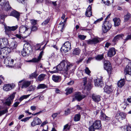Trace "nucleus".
I'll use <instances>...</instances> for the list:
<instances>
[{
  "label": "nucleus",
  "instance_id": "nucleus-1",
  "mask_svg": "<svg viewBox=\"0 0 131 131\" xmlns=\"http://www.w3.org/2000/svg\"><path fill=\"white\" fill-rule=\"evenodd\" d=\"M76 68V66L72 63L64 60L57 66L56 69L58 70L64 71L65 76L68 77L70 73H73Z\"/></svg>",
  "mask_w": 131,
  "mask_h": 131
},
{
  "label": "nucleus",
  "instance_id": "nucleus-2",
  "mask_svg": "<svg viewBox=\"0 0 131 131\" xmlns=\"http://www.w3.org/2000/svg\"><path fill=\"white\" fill-rule=\"evenodd\" d=\"M19 32L22 35L24 36L25 37H26L30 34V30L29 27L26 25L21 26L19 29Z\"/></svg>",
  "mask_w": 131,
  "mask_h": 131
},
{
  "label": "nucleus",
  "instance_id": "nucleus-3",
  "mask_svg": "<svg viewBox=\"0 0 131 131\" xmlns=\"http://www.w3.org/2000/svg\"><path fill=\"white\" fill-rule=\"evenodd\" d=\"M111 14H110L106 18L105 20L109 17ZM112 26V25L108 21L105 20L103 24L102 27V29L103 32L106 33L111 28Z\"/></svg>",
  "mask_w": 131,
  "mask_h": 131
},
{
  "label": "nucleus",
  "instance_id": "nucleus-4",
  "mask_svg": "<svg viewBox=\"0 0 131 131\" xmlns=\"http://www.w3.org/2000/svg\"><path fill=\"white\" fill-rule=\"evenodd\" d=\"M71 43L69 41H67L62 46L61 48V51L66 53L71 50Z\"/></svg>",
  "mask_w": 131,
  "mask_h": 131
},
{
  "label": "nucleus",
  "instance_id": "nucleus-5",
  "mask_svg": "<svg viewBox=\"0 0 131 131\" xmlns=\"http://www.w3.org/2000/svg\"><path fill=\"white\" fill-rule=\"evenodd\" d=\"M6 0H0V5L2 6L3 9L8 11L10 9L11 7L10 6L8 2H6L5 4Z\"/></svg>",
  "mask_w": 131,
  "mask_h": 131
},
{
  "label": "nucleus",
  "instance_id": "nucleus-6",
  "mask_svg": "<svg viewBox=\"0 0 131 131\" xmlns=\"http://www.w3.org/2000/svg\"><path fill=\"white\" fill-rule=\"evenodd\" d=\"M16 93H14L9 96L4 102V104L8 106H10L13 101V100L15 97Z\"/></svg>",
  "mask_w": 131,
  "mask_h": 131
},
{
  "label": "nucleus",
  "instance_id": "nucleus-7",
  "mask_svg": "<svg viewBox=\"0 0 131 131\" xmlns=\"http://www.w3.org/2000/svg\"><path fill=\"white\" fill-rule=\"evenodd\" d=\"M16 93H14L9 96L4 102V104L8 106H10L13 101V100L15 97Z\"/></svg>",
  "mask_w": 131,
  "mask_h": 131
},
{
  "label": "nucleus",
  "instance_id": "nucleus-8",
  "mask_svg": "<svg viewBox=\"0 0 131 131\" xmlns=\"http://www.w3.org/2000/svg\"><path fill=\"white\" fill-rule=\"evenodd\" d=\"M14 62V60L11 59L9 57H7L4 60V63L7 67H12Z\"/></svg>",
  "mask_w": 131,
  "mask_h": 131
},
{
  "label": "nucleus",
  "instance_id": "nucleus-9",
  "mask_svg": "<svg viewBox=\"0 0 131 131\" xmlns=\"http://www.w3.org/2000/svg\"><path fill=\"white\" fill-rule=\"evenodd\" d=\"M18 27L17 25L12 27L5 26L4 29L6 34L9 35L11 33V31H14L16 30Z\"/></svg>",
  "mask_w": 131,
  "mask_h": 131
},
{
  "label": "nucleus",
  "instance_id": "nucleus-10",
  "mask_svg": "<svg viewBox=\"0 0 131 131\" xmlns=\"http://www.w3.org/2000/svg\"><path fill=\"white\" fill-rule=\"evenodd\" d=\"M104 67L108 72L110 73L111 72L112 69L111 65L109 61L107 60L104 61Z\"/></svg>",
  "mask_w": 131,
  "mask_h": 131
},
{
  "label": "nucleus",
  "instance_id": "nucleus-11",
  "mask_svg": "<svg viewBox=\"0 0 131 131\" xmlns=\"http://www.w3.org/2000/svg\"><path fill=\"white\" fill-rule=\"evenodd\" d=\"M41 122L40 119L36 117L34 118L33 121L31 123V125L32 127H33L36 125H39Z\"/></svg>",
  "mask_w": 131,
  "mask_h": 131
},
{
  "label": "nucleus",
  "instance_id": "nucleus-12",
  "mask_svg": "<svg viewBox=\"0 0 131 131\" xmlns=\"http://www.w3.org/2000/svg\"><path fill=\"white\" fill-rule=\"evenodd\" d=\"M125 73L131 76V62H129L128 65L126 67L125 69Z\"/></svg>",
  "mask_w": 131,
  "mask_h": 131
},
{
  "label": "nucleus",
  "instance_id": "nucleus-13",
  "mask_svg": "<svg viewBox=\"0 0 131 131\" xmlns=\"http://www.w3.org/2000/svg\"><path fill=\"white\" fill-rule=\"evenodd\" d=\"M23 82V85L21 87V88H26L30 84V82L28 81H24L23 80L19 81L18 83V85L19 86L21 85L20 83Z\"/></svg>",
  "mask_w": 131,
  "mask_h": 131
},
{
  "label": "nucleus",
  "instance_id": "nucleus-14",
  "mask_svg": "<svg viewBox=\"0 0 131 131\" xmlns=\"http://www.w3.org/2000/svg\"><path fill=\"white\" fill-rule=\"evenodd\" d=\"M125 114L123 113H118L116 114L115 117L116 119L123 120L125 117Z\"/></svg>",
  "mask_w": 131,
  "mask_h": 131
},
{
  "label": "nucleus",
  "instance_id": "nucleus-15",
  "mask_svg": "<svg viewBox=\"0 0 131 131\" xmlns=\"http://www.w3.org/2000/svg\"><path fill=\"white\" fill-rule=\"evenodd\" d=\"M116 51L114 48H112L108 50L107 52V56L109 57H112L114 56L116 53Z\"/></svg>",
  "mask_w": 131,
  "mask_h": 131
},
{
  "label": "nucleus",
  "instance_id": "nucleus-16",
  "mask_svg": "<svg viewBox=\"0 0 131 131\" xmlns=\"http://www.w3.org/2000/svg\"><path fill=\"white\" fill-rule=\"evenodd\" d=\"M23 50L26 51V53L29 54L31 50V46L30 44L28 43H25L24 45Z\"/></svg>",
  "mask_w": 131,
  "mask_h": 131
},
{
  "label": "nucleus",
  "instance_id": "nucleus-17",
  "mask_svg": "<svg viewBox=\"0 0 131 131\" xmlns=\"http://www.w3.org/2000/svg\"><path fill=\"white\" fill-rule=\"evenodd\" d=\"M93 126L96 129H100L101 128L102 125L100 121L96 120L93 123Z\"/></svg>",
  "mask_w": 131,
  "mask_h": 131
},
{
  "label": "nucleus",
  "instance_id": "nucleus-18",
  "mask_svg": "<svg viewBox=\"0 0 131 131\" xmlns=\"http://www.w3.org/2000/svg\"><path fill=\"white\" fill-rule=\"evenodd\" d=\"M113 90V88L112 86L106 85L104 88V92L108 94H109L112 92Z\"/></svg>",
  "mask_w": 131,
  "mask_h": 131
},
{
  "label": "nucleus",
  "instance_id": "nucleus-19",
  "mask_svg": "<svg viewBox=\"0 0 131 131\" xmlns=\"http://www.w3.org/2000/svg\"><path fill=\"white\" fill-rule=\"evenodd\" d=\"M92 97L93 101L98 102L101 100V97L99 95L93 94L92 95Z\"/></svg>",
  "mask_w": 131,
  "mask_h": 131
},
{
  "label": "nucleus",
  "instance_id": "nucleus-20",
  "mask_svg": "<svg viewBox=\"0 0 131 131\" xmlns=\"http://www.w3.org/2000/svg\"><path fill=\"white\" fill-rule=\"evenodd\" d=\"M100 118L102 120L106 121H107L110 119V118L106 116L104 113V112L102 110L101 112Z\"/></svg>",
  "mask_w": 131,
  "mask_h": 131
},
{
  "label": "nucleus",
  "instance_id": "nucleus-21",
  "mask_svg": "<svg viewBox=\"0 0 131 131\" xmlns=\"http://www.w3.org/2000/svg\"><path fill=\"white\" fill-rule=\"evenodd\" d=\"M85 97V96L83 95H82L80 92H78L76 93L75 95V97L78 101H80Z\"/></svg>",
  "mask_w": 131,
  "mask_h": 131
},
{
  "label": "nucleus",
  "instance_id": "nucleus-22",
  "mask_svg": "<svg viewBox=\"0 0 131 131\" xmlns=\"http://www.w3.org/2000/svg\"><path fill=\"white\" fill-rule=\"evenodd\" d=\"M10 15L15 17L18 20L19 18L20 14L17 11L14 10L11 12Z\"/></svg>",
  "mask_w": 131,
  "mask_h": 131
},
{
  "label": "nucleus",
  "instance_id": "nucleus-23",
  "mask_svg": "<svg viewBox=\"0 0 131 131\" xmlns=\"http://www.w3.org/2000/svg\"><path fill=\"white\" fill-rule=\"evenodd\" d=\"M43 53V51H41L39 54L38 58H34L33 59L31 60L32 62H37L39 61L42 57Z\"/></svg>",
  "mask_w": 131,
  "mask_h": 131
},
{
  "label": "nucleus",
  "instance_id": "nucleus-24",
  "mask_svg": "<svg viewBox=\"0 0 131 131\" xmlns=\"http://www.w3.org/2000/svg\"><path fill=\"white\" fill-rule=\"evenodd\" d=\"M12 88V85L10 84H5L3 87V90L6 91H8L11 90Z\"/></svg>",
  "mask_w": 131,
  "mask_h": 131
},
{
  "label": "nucleus",
  "instance_id": "nucleus-25",
  "mask_svg": "<svg viewBox=\"0 0 131 131\" xmlns=\"http://www.w3.org/2000/svg\"><path fill=\"white\" fill-rule=\"evenodd\" d=\"M2 51V53H4L6 56L7 54L10 53L11 51L10 49L7 47H4L1 50Z\"/></svg>",
  "mask_w": 131,
  "mask_h": 131
},
{
  "label": "nucleus",
  "instance_id": "nucleus-26",
  "mask_svg": "<svg viewBox=\"0 0 131 131\" xmlns=\"http://www.w3.org/2000/svg\"><path fill=\"white\" fill-rule=\"evenodd\" d=\"M52 79L54 82H58L61 81V78L60 76L53 75L52 76Z\"/></svg>",
  "mask_w": 131,
  "mask_h": 131
},
{
  "label": "nucleus",
  "instance_id": "nucleus-27",
  "mask_svg": "<svg viewBox=\"0 0 131 131\" xmlns=\"http://www.w3.org/2000/svg\"><path fill=\"white\" fill-rule=\"evenodd\" d=\"M85 15L88 17H90L92 15L91 7L90 5H89L87 8Z\"/></svg>",
  "mask_w": 131,
  "mask_h": 131
},
{
  "label": "nucleus",
  "instance_id": "nucleus-28",
  "mask_svg": "<svg viewBox=\"0 0 131 131\" xmlns=\"http://www.w3.org/2000/svg\"><path fill=\"white\" fill-rule=\"evenodd\" d=\"M1 39H2L3 41L2 43L3 48L6 47V46L8 45L9 43L8 39L6 38H1Z\"/></svg>",
  "mask_w": 131,
  "mask_h": 131
},
{
  "label": "nucleus",
  "instance_id": "nucleus-29",
  "mask_svg": "<svg viewBox=\"0 0 131 131\" xmlns=\"http://www.w3.org/2000/svg\"><path fill=\"white\" fill-rule=\"evenodd\" d=\"M113 20L114 22L115 26H117L119 25L121 20L119 18H116L113 19Z\"/></svg>",
  "mask_w": 131,
  "mask_h": 131
},
{
  "label": "nucleus",
  "instance_id": "nucleus-30",
  "mask_svg": "<svg viewBox=\"0 0 131 131\" xmlns=\"http://www.w3.org/2000/svg\"><path fill=\"white\" fill-rule=\"evenodd\" d=\"M46 75L44 74H41L38 77L37 80L38 81H42L45 79V77Z\"/></svg>",
  "mask_w": 131,
  "mask_h": 131
},
{
  "label": "nucleus",
  "instance_id": "nucleus-31",
  "mask_svg": "<svg viewBox=\"0 0 131 131\" xmlns=\"http://www.w3.org/2000/svg\"><path fill=\"white\" fill-rule=\"evenodd\" d=\"M123 36L124 35L122 34H119L117 35L114 38L113 40V41L114 42H116V41H118L120 38H122V36Z\"/></svg>",
  "mask_w": 131,
  "mask_h": 131
},
{
  "label": "nucleus",
  "instance_id": "nucleus-32",
  "mask_svg": "<svg viewBox=\"0 0 131 131\" xmlns=\"http://www.w3.org/2000/svg\"><path fill=\"white\" fill-rule=\"evenodd\" d=\"M125 84V81L124 79L118 81L117 84L118 86L120 88L123 86Z\"/></svg>",
  "mask_w": 131,
  "mask_h": 131
},
{
  "label": "nucleus",
  "instance_id": "nucleus-33",
  "mask_svg": "<svg viewBox=\"0 0 131 131\" xmlns=\"http://www.w3.org/2000/svg\"><path fill=\"white\" fill-rule=\"evenodd\" d=\"M102 84H103L101 80L99 79H96L95 80V85L96 86H98L99 85H102Z\"/></svg>",
  "mask_w": 131,
  "mask_h": 131
},
{
  "label": "nucleus",
  "instance_id": "nucleus-34",
  "mask_svg": "<svg viewBox=\"0 0 131 131\" xmlns=\"http://www.w3.org/2000/svg\"><path fill=\"white\" fill-rule=\"evenodd\" d=\"M80 50L79 48H76L74 49L72 52L73 54L74 55H78L80 53Z\"/></svg>",
  "mask_w": 131,
  "mask_h": 131
},
{
  "label": "nucleus",
  "instance_id": "nucleus-35",
  "mask_svg": "<svg viewBox=\"0 0 131 131\" xmlns=\"http://www.w3.org/2000/svg\"><path fill=\"white\" fill-rule=\"evenodd\" d=\"M130 15L128 13L124 16V22H125L128 20L130 18Z\"/></svg>",
  "mask_w": 131,
  "mask_h": 131
},
{
  "label": "nucleus",
  "instance_id": "nucleus-36",
  "mask_svg": "<svg viewBox=\"0 0 131 131\" xmlns=\"http://www.w3.org/2000/svg\"><path fill=\"white\" fill-rule=\"evenodd\" d=\"M102 1L104 4L107 5L113 3L114 1V0H102Z\"/></svg>",
  "mask_w": 131,
  "mask_h": 131
},
{
  "label": "nucleus",
  "instance_id": "nucleus-37",
  "mask_svg": "<svg viewBox=\"0 0 131 131\" xmlns=\"http://www.w3.org/2000/svg\"><path fill=\"white\" fill-rule=\"evenodd\" d=\"M73 89L72 88H67L65 90L66 91V94L68 95L72 93L73 91Z\"/></svg>",
  "mask_w": 131,
  "mask_h": 131
},
{
  "label": "nucleus",
  "instance_id": "nucleus-38",
  "mask_svg": "<svg viewBox=\"0 0 131 131\" xmlns=\"http://www.w3.org/2000/svg\"><path fill=\"white\" fill-rule=\"evenodd\" d=\"M38 75V74L37 73V71H35L34 73L30 75V78L31 79H32L34 78H36Z\"/></svg>",
  "mask_w": 131,
  "mask_h": 131
},
{
  "label": "nucleus",
  "instance_id": "nucleus-39",
  "mask_svg": "<svg viewBox=\"0 0 131 131\" xmlns=\"http://www.w3.org/2000/svg\"><path fill=\"white\" fill-rule=\"evenodd\" d=\"M80 115L79 114H78L75 115L74 120L75 121H79L80 118Z\"/></svg>",
  "mask_w": 131,
  "mask_h": 131
},
{
  "label": "nucleus",
  "instance_id": "nucleus-40",
  "mask_svg": "<svg viewBox=\"0 0 131 131\" xmlns=\"http://www.w3.org/2000/svg\"><path fill=\"white\" fill-rule=\"evenodd\" d=\"M17 46V43L15 41L12 42L10 45L11 48L12 49L15 48Z\"/></svg>",
  "mask_w": 131,
  "mask_h": 131
},
{
  "label": "nucleus",
  "instance_id": "nucleus-41",
  "mask_svg": "<svg viewBox=\"0 0 131 131\" xmlns=\"http://www.w3.org/2000/svg\"><path fill=\"white\" fill-rule=\"evenodd\" d=\"M46 86L44 84H40L38 85L37 88V89H44L46 88Z\"/></svg>",
  "mask_w": 131,
  "mask_h": 131
},
{
  "label": "nucleus",
  "instance_id": "nucleus-42",
  "mask_svg": "<svg viewBox=\"0 0 131 131\" xmlns=\"http://www.w3.org/2000/svg\"><path fill=\"white\" fill-rule=\"evenodd\" d=\"M93 44H96L101 41V39L99 38H94L93 39Z\"/></svg>",
  "mask_w": 131,
  "mask_h": 131
},
{
  "label": "nucleus",
  "instance_id": "nucleus-43",
  "mask_svg": "<svg viewBox=\"0 0 131 131\" xmlns=\"http://www.w3.org/2000/svg\"><path fill=\"white\" fill-rule=\"evenodd\" d=\"M36 89V86L34 85H31L28 88V91H33Z\"/></svg>",
  "mask_w": 131,
  "mask_h": 131
},
{
  "label": "nucleus",
  "instance_id": "nucleus-44",
  "mask_svg": "<svg viewBox=\"0 0 131 131\" xmlns=\"http://www.w3.org/2000/svg\"><path fill=\"white\" fill-rule=\"evenodd\" d=\"M103 58V55H98L96 57L95 59L96 60H100Z\"/></svg>",
  "mask_w": 131,
  "mask_h": 131
},
{
  "label": "nucleus",
  "instance_id": "nucleus-45",
  "mask_svg": "<svg viewBox=\"0 0 131 131\" xmlns=\"http://www.w3.org/2000/svg\"><path fill=\"white\" fill-rule=\"evenodd\" d=\"M64 115L67 116L70 114L71 113V110L69 108H68L66 110L64 111Z\"/></svg>",
  "mask_w": 131,
  "mask_h": 131
},
{
  "label": "nucleus",
  "instance_id": "nucleus-46",
  "mask_svg": "<svg viewBox=\"0 0 131 131\" xmlns=\"http://www.w3.org/2000/svg\"><path fill=\"white\" fill-rule=\"evenodd\" d=\"M8 110L6 109L2 111H0V116L8 112Z\"/></svg>",
  "mask_w": 131,
  "mask_h": 131
},
{
  "label": "nucleus",
  "instance_id": "nucleus-47",
  "mask_svg": "<svg viewBox=\"0 0 131 131\" xmlns=\"http://www.w3.org/2000/svg\"><path fill=\"white\" fill-rule=\"evenodd\" d=\"M85 72V73L89 75H90V73H91V71L88 68V67L86 68L84 70Z\"/></svg>",
  "mask_w": 131,
  "mask_h": 131
},
{
  "label": "nucleus",
  "instance_id": "nucleus-48",
  "mask_svg": "<svg viewBox=\"0 0 131 131\" xmlns=\"http://www.w3.org/2000/svg\"><path fill=\"white\" fill-rule=\"evenodd\" d=\"M50 19L49 18H47L41 24V25H46L48 23Z\"/></svg>",
  "mask_w": 131,
  "mask_h": 131
},
{
  "label": "nucleus",
  "instance_id": "nucleus-49",
  "mask_svg": "<svg viewBox=\"0 0 131 131\" xmlns=\"http://www.w3.org/2000/svg\"><path fill=\"white\" fill-rule=\"evenodd\" d=\"M30 21L32 25H35L37 23V20H36L31 19L30 20Z\"/></svg>",
  "mask_w": 131,
  "mask_h": 131
},
{
  "label": "nucleus",
  "instance_id": "nucleus-50",
  "mask_svg": "<svg viewBox=\"0 0 131 131\" xmlns=\"http://www.w3.org/2000/svg\"><path fill=\"white\" fill-rule=\"evenodd\" d=\"M2 51L1 50L0 51V58L1 59H3L6 56V55L4 53H2Z\"/></svg>",
  "mask_w": 131,
  "mask_h": 131
},
{
  "label": "nucleus",
  "instance_id": "nucleus-51",
  "mask_svg": "<svg viewBox=\"0 0 131 131\" xmlns=\"http://www.w3.org/2000/svg\"><path fill=\"white\" fill-rule=\"evenodd\" d=\"M38 27L35 25L32 26L31 29V30L33 31H36L38 30Z\"/></svg>",
  "mask_w": 131,
  "mask_h": 131
},
{
  "label": "nucleus",
  "instance_id": "nucleus-52",
  "mask_svg": "<svg viewBox=\"0 0 131 131\" xmlns=\"http://www.w3.org/2000/svg\"><path fill=\"white\" fill-rule=\"evenodd\" d=\"M78 38L84 40L86 38V36L81 35H79L78 36Z\"/></svg>",
  "mask_w": 131,
  "mask_h": 131
},
{
  "label": "nucleus",
  "instance_id": "nucleus-53",
  "mask_svg": "<svg viewBox=\"0 0 131 131\" xmlns=\"http://www.w3.org/2000/svg\"><path fill=\"white\" fill-rule=\"evenodd\" d=\"M89 129L90 131H94L95 129H96L94 128L93 124L89 128Z\"/></svg>",
  "mask_w": 131,
  "mask_h": 131
},
{
  "label": "nucleus",
  "instance_id": "nucleus-54",
  "mask_svg": "<svg viewBox=\"0 0 131 131\" xmlns=\"http://www.w3.org/2000/svg\"><path fill=\"white\" fill-rule=\"evenodd\" d=\"M60 112H59L56 113H54L52 114V116L53 118H54L57 116L59 114H60Z\"/></svg>",
  "mask_w": 131,
  "mask_h": 131
},
{
  "label": "nucleus",
  "instance_id": "nucleus-55",
  "mask_svg": "<svg viewBox=\"0 0 131 131\" xmlns=\"http://www.w3.org/2000/svg\"><path fill=\"white\" fill-rule=\"evenodd\" d=\"M57 67V66L56 67V68L55 67H54L53 68V69H54L55 68H56V70H54L52 71H49V72L50 73H54L57 72H58V71L60 70H58L57 69H56V68Z\"/></svg>",
  "mask_w": 131,
  "mask_h": 131
},
{
  "label": "nucleus",
  "instance_id": "nucleus-56",
  "mask_svg": "<svg viewBox=\"0 0 131 131\" xmlns=\"http://www.w3.org/2000/svg\"><path fill=\"white\" fill-rule=\"evenodd\" d=\"M26 51L23 49V50L21 51V53L22 55L23 56H26V55H28L29 53H26Z\"/></svg>",
  "mask_w": 131,
  "mask_h": 131
},
{
  "label": "nucleus",
  "instance_id": "nucleus-57",
  "mask_svg": "<svg viewBox=\"0 0 131 131\" xmlns=\"http://www.w3.org/2000/svg\"><path fill=\"white\" fill-rule=\"evenodd\" d=\"M83 85L85 86L87 83V78L86 77H85L83 78Z\"/></svg>",
  "mask_w": 131,
  "mask_h": 131
},
{
  "label": "nucleus",
  "instance_id": "nucleus-58",
  "mask_svg": "<svg viewBox=\"0 0 131 131\" xmlns=\"http://www.w3.org/2000/svg\"><path fill=\"white\" fill-rule=\"evenodd\" d=\"M93 39L89 40L87 41V43L88 44H93Z\"/></svg>",
  "mask_w": 131,
  "mask_h": 131
},
{
  "label": "nucleus",
  "instance_id": "nucleus-59",
  "mask_svg": "<svg viewBox=\"0 0 131 131\" xmlns=\"http://www.w3.org/2000/svg\"><path fill=\"white\" fill-rule=\"evenodd\" d=\"M129 39H131V34L128 35L125 39V41H126Z\"/></svg>",
  "mask_w": 131,
  "mask_h": 131
},
{
  "label": "nucleus",
  "instance_id": "nucleus-60",
  "mask_svg": "<svg viewBox=\"0 0 131 131\" xmlns=\"http://www.w3.org/2000/svg\"><path fill=\"white\" fill-rule=\"evenodd\" d=\"M29 118L30 117H27L21 119V121L23 122L24 121L25 122L27 121L28 120Z\"/></svg>",
  "mask_w": 131,
  "mask_h": 131
},
{
  "label": "nucleus",
  "instance_id": "nucleus-61",
  "mask_svg": "<svg viewBox=\"0 0 131 131\" xmlns=\"http://www.w3.org/2000/svg\"><path fill=\"white\" fill-rule=\"evenodd\" d=\"M30 109L31 110L34 111L36 109V107L35 106H31L30 107Z\"/></svg>",
  "mask_w": 131,
  "mask_h": 131
},
{
  "label": "nucleus",
  "instance_id": "nucleus-62",
  "mask_svg": "<svg viewBox=\"0 0 131 131\" xmlns=\"http://www.w3.org/2000/svg\"><path fill=\"white\" fill-rule=\"evenodd\" d=\"M20 102H16L13 105V106L14 107H17L18 104H19Z\"/></svg>",
  "mask_w": 131,
  "mask_h": 131
},
{
  "label": "nucleus",
  "instance_id": "nucleus-63",
  "mask_svg": "<svg viewBox=\"0 0 131 131\" xmlns=\"http://www.w3.org/2000/svg\"><path fill=\"white\" fill-rule=\"evenodd\" d=\"M74 81H71L70 82L68 83L67 84L69 85H71L73 84Z\"/></svg>",
  "mask_w": 131,
  "mask_h": 131
},
{
  "label": "nucleus",
  "instance_id": "nucleus-64",
  "mask_svg": "<svg viewBox=\"0 0 131 131\" xmlns=\"http://www.w3.org/2000/svg\"><path fill=\"white\" fill-rule=\"evenodd\" d=\"M126 129L127 131H131V127L129 126H127Z\"/></svg>",
  "mask_w": 131,
  "mask_h": 131
}]
</instances>
